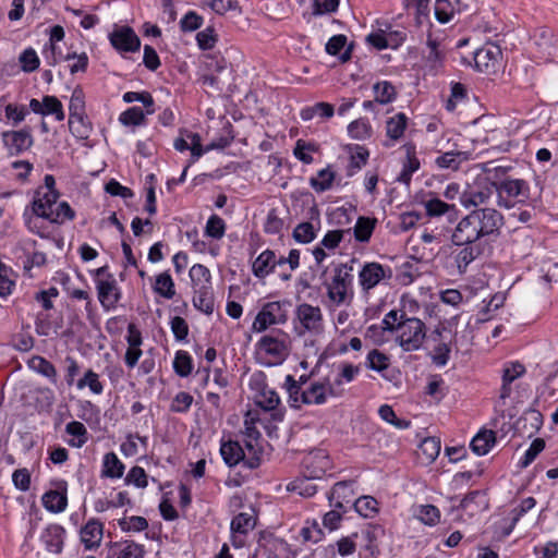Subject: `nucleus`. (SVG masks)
<instances>
[{
  "label": "nucleus",
  "mask_w": 558,
  "mask_h": 558,
  "mask_svg": "<svg viewBox=\"0 0 558 558\" xmlns=\"http://www.w3.org/2000/svg\"><path fill=\"white\" fill-rule=\"evenodd\" d=\"M44 182L46 191H37L31 210L38 216H43L51 223L62 225L65 220L74 219L75 213L66 202L57 203L59 192L54 187L56 180L53 175H45Z\"/></svg>",
  "instance_id": "1"
},
{
  "label": "nucleus",
  "mask_w": 558,
  "mask_h": 558,
  "mask_svg": "<svg viewBox=\"0 0 558 558\" xmlns=\"http://www.w3.org/2000/svg\"><path fill=\"white\" fill-rule=\"evenodd\" d=\"M353 267L340 263L333 266L323 286L330 303L335 306L350 304L353 300Z\"/></svg>",
  "instance_id": "2"
},
{
  "label": "nucleus",
  "mask_w": 558,
  "mask_h": 558,
  "mask_svg": "<svg viewBox=\"0 0 558 558\" xmlns=\"http://www.w3.org/2000/svg\"><path fill=\"white\" fill-rule=\"evenodd\" d=\"M483 246H488L501 232L504 216L495 208H475L468 214Z\"/></svg>",
  "instance_id": "3"
},
{
  "label": "nucleus",
  "mask_w": 558,
  "mask_h": 558,
  "mask_svg": "<svg viewBox=\"0 0 558 558\" xmlns=\"http://www.w3.org/2000/svg\"><path fill=\"white\" fill-rule=\"evenodd\" d=\"M395 341L404 352L417 351L426 338V325L416 317L401 320V326L395 332Z\"/></svg>",
  "instance_id": "4"
},
{
  "label": "nucleus",
  "mask_w": 558,
  "mask_h": 558,
  "mask_svg": "<svg viewBox=\"0 0 558 558\" xmlns=\"http://www.w3.org/2000/svg\"><path fill=\"white\" fill-rule=\"evenodd\" d=\"M496 195L498 206L509 209L530 198V187L521 179L496 180Z\"/></svg>",
  "instance_id": "5"
},
{
  "label": "nucleus",
  "mask_w": 558,
  "mask_h": 558,
  "mask_svg": "<svg viewBox=\"0 0 558 558\" xmlns=\"http://www.w3.org/2000/svg\"><path fill=\"white\" fill-rule=\"evenodd\" d=\"M499 171L504 173V170L496 168L494 177L480 178L474 185L463 191L460 195L461 205L470 208L486 204L496 194V179Z\"/></svg>",
  "instance_id": "6"
},
{
  "label": "nucleus",
  "mask_w": 558,
  "mask_h": 558,
  "mask_svg": "<svg viewBox=\"0 0 558 558\" xmlns=\"http://www.w3.org/2000/svg\"><path fill=\"white\" fill-rule=\"evenodd\" d=\"M98 300L105 311L116 308L121 299V291L112 274L108 271V266H102L94 272Z\"/></svg>",
  "instance_id": "7"
},
{
  "label": "nucleus",
  "mask_w": 558,
  "mask_h": 558,
  "mask_svg": "<svg viewBox=\"0 0 558 558\" xmlns=\"http://www.w3.org/2000/svg\"><path fill=\"white\" fill-rule=\"evenodd\" d=\"M288 336L281 330L276 335H265L256 343L257 350L260 353L270 357L271 364L281 363L289 354Z\"/></svg>",
  "instance_id": "8"
},
{
  "label": "nucleus",
  "mask_w": 558,
  "mask_h": 558,
  "mask_svg": "<svg viewBox=\"0 0 558 558\" xmlns=\"http://www.w3.org/2000/svg\"><path fill=\"white\" fill-rule=\"evenodd\" d=\"M357 277L362 291L368 293L379 283L388 282L392 277V270L389 266L371 262L363 265Z\"/></svg>",
  "instance_id": "9"
},
{
  "label": "nucleus",
  "mask_w": 558,
  "mask_h": 558,
  "mask_svg": "<svg viewBox=\"0 0 558 558\" xmlns=\"http://www.w3.org/2000/svg\"><path fill=\"white\" fill-rule=\"evenodd\" d=\"M287 318V312L282 303L268 302L255 317L252 329L256 332H263L271 325L286 323Z\"/></svg>",
  "instance_id": "10"
},
{
  "label": "nucleus",
  "mask_w": 558,
  "mask_h": 558,
  "mask_svg": "<svg viewBox=\"0 0 558 558\" xmlns=\"http://www.w3.org/2000/svg\"><path fill=\"white\" fill-rule=\"evenodd\" d=\"M109 40L112 47L120 53L136 52L141 48V40L130 26L116 27L109 34Z\"/></svg>",
  "instance_id": "11"
},
{
  "label": "nucleus",
  "mask_w": 558,
  "mask_h": 558,
  "mask_svg": "<svg viewBox=\"0 0 558 558\" xmlns=\"http://www.w3.org/2000/svg\"><path fill=\"white\" fill-rule=\"evenodd\" d=\"M2 141L10 155H20L29 149L34 143L28 128L19 131H5Z\"/></svg>",
  "instance_id": "12"
},
{
  "label": "nucleus",
  "mask_w": 558,
  "mask_h": 558,
  "mask_svg": "<svg viewBox=\"0 0 558 558\" xmlns=\"http://www.w3.org/2000/svg\"><path fill=\"white\" fill-rule=\"evenodd\" d=\"M296 317L302 327L312 333H319L323 331V314L318 306H313L307 303L300 304L296 307Z\"/></svg>",
  "instance_id": "13"
},
{
  "label": "nucleus",
  "mask_w": 558,
  "mask_h": 558,
  "mask_svg": "<svg viewBox=\"0 0 558 558\" xmlns=\"http://www.w3.org/2000/svg\"><path fill=\"white\" fill-rule=\"evenodd\" d=\"M343 389H337L328 380L327 383L315 381L305 388V404H323L327 401V396L337 397Z\"/></svg>",
  "instance_id": "14"
},
{
  "label": "nucleus",
  "mask_w": 558,
  "mask_h": 558,
  "mask_svg": "<svg viewBox=\"0 0 558 558\" xmlns=\"http://www.w3.org/2000/svg\"><path fill=\"white\" fill-rule=\"evenodd\" d=\"M104 536V525L97 519H89L80 530V541L86 550L100 546Z\"/></svg>",
  "instance_id": "15"
},
{
  "label": "nucleus",
  "mask_w": 558,
  "mask_h": 558,
  "mask_svg": "<svg viewBox=\"0 0 558 558\" xmlns=\"http://www.w3.org/2000/svg\"><path fill=\"white\" fill-rule=\"evenodd\" d=\"M353 484L354 483L352 481L336 483L328 495L330 506L341 509L344 512L348 505H353L355 501Z\"/></svg>",
  "instance_id": "16"
},
{
  "label": "nucleus",
  "mask_w": 558,
  "mask_h": 558,
  "mask_svg": "<svg viewBox=\"0 0 558 558\" xmlns=\"http://www.w3.org/2000/svg\"><path fill=\"white\" fill-rule=\"evenodd\" d=\"M144 547L133 541L110 543L106 558H143Z\"/></svg>",
  "instance_id": "17"
},
{
  "label": "nucleus",
  "mask_w": 558,
  "mask_h": 558,
  "mask_svg": "<svg viewBox=\"0 0 558 558\" xmlns=\"http://www.w3.org/2000/svg\"><path fill=\"white\" fill-rule=\"evenodd\" d=\"M470 221L471 219L465 215L456 225L451 234V242L453 244H482L475 228Z\"/></svg>",
  "instance_id": "18"
},
{
  "label": "nucleus",
  "mask_w": 558,
  "mask_h": 558,
  "mask_svg": "<svg viewBox=\"0 0 558 558\" xmlns=\"http://www.w3.org/2000/svg\"><path fill=\"white\" fill-rule=\"evenodd\" d=\"M461 246L460 250L454 254V262L460 274H464L468 266L474 262L477 257L484 254L486 246L483 244H456Z\"/></svg>",
  "instance_id": "19"
},
{
  "label": "nucleus",
  "mask_w": 558,
  "mask_h": 558,
  "mask_svg": "<svg viewBox=\"0 0 558 558\" xmlns=\"http://www.w3.org/2000/svg\"><path fill=\"white\" fill-rule=\"evenodd\" d=\"M405 159L402 162V170L397 178L400 183L409 184L412 174L420 169V160L416 157L415 146L411 143L403 145Z\"/></svg>",
  "instance_id": "20"
},
{
  "label": "nucleus",
  "mask_w": 558,
  "mask_h": 558,
  "mask_svg": "<svg viewBox=\"0 0 558 558\" xmlns=\"http://www.w3.org/2000/svg\"><path fill=\"white\" fill-rule=\"evenodd\" d=\"M500 57V50L496 46H486L474 53V63L478 71L489 72L495 68Z\"/></svg>",
  "instance_id": "21"
},
{
  "label": "nucleus",
  "mask_w": 558,
  "mask_h": 558,
  "mask_svg": "<svg viewBox=\"0 0 558 558\" xmlns=\"http://www.w3.org/2000/svg\"><path fill=\"white\" fill-rule=\"evenodd\" d=\"M65 530L59 524H50L43 532L41 539L50 553L58 554L63 548Z\"/></svg>",
  "instance_id": "22"
},
{
  "label": "nucleus",
  "mask_w": 558,
  "mask_h": 558,
  "mask_svg": "<svg viewBox=\"0 0 558 558\" xmlns=\"http://www.w3.org/2000/svg\"><path fill=\"white\" fill-rule=\"evenodd\" d=\"M408 118L404 113L399 112L389 118L386 122V135L388 140L384 143L386 147H390L396 141L400 140L407 129Z\"/></svg>",
  "instance_id": "23"
},
{
  "label": "nucleus",
  "mask_w": 558,
  "mask_h": 558,
  "mask_svg": "<svg viewBox=\"0 0 558 558\" xmlns=\"http://www.w3.org/2000/svg\"><path fill=\"white\" fill-rule=\"evenodd\" d=\"M62 485V490H48L41 497L44 507L52 513L62 512L68 506L65 482Z\"/></svg>",
  "instance_id": "24"
},
{
  "label": "nucleus",
  "mask_w": 558,
  "mask_h": 558,
  "mask_svg": "<svg viewBox=\"0 0 558 558\" xmlns=\"http://www.w3.org/2000/svg\"><path fill=\"white\" fill-rule=\"evenodd\" d=\"M256 403L266 411H272L271 416L275 421L283 420V411L278 409L280 404V398L276 391L264 389L259 395Z\"/></svg>",
  "instance_id": "25"
},
{
  "label": "nucleus",
  "mask_w": 558,
  "mask_h": 558,
  "mask_svg": "<svg viewBox=\"0 0 558 558\" xmlns=\"http://www.w3.org/2000/svg\"><path fill=\"white\" fill-rule=\"evenodd\" d=\"M329 464L330 462L325 456H310L303 462L304 475L313 480H320L329 468Z\"/></svg>",
  "instance_id": "26"
},
{
  "label": "nucleus",
  "mask_w": 558,
  "mask_h": 558,
  "mask_svg": "<svg viewBox=\"0 0 558 558\" xmlns=\"http://www.w3.org/2000/svg\"><path fill=\"white\" fill-rule=\"evenodd\" d=\"M193 305L201 312L210 315L214 312L215 299L209 286L194 288Z\"/></svg>",
  "instance_id": "27"
},
{
  "label": "nucleus",
  "mask_w": 558,
  "mask_h": 558,
  "mask_svg": "<svg viewBox=\"0 0 558 558\" xmlns=\"http://www.w3.org/2000/svg\"><path fill=\"white\" fill-rule=\"evenodd\" d=\"M276 269V254L274 251L266 250L262 252L254 260L252 270L258 278H265Z\"/></svg>",
  "instance_id": "28"
},
{
  "label": "nucleus",
  "mask_w": 558,
  "mask_h": 558,
  "mask_svg": "<svg viewBox=\"0 0 558 558\" xmlns=\"http://www.w3.org/2000/svg\"><path fill=\"white\" fill-rule=\"evenodd\" d=\"M471 154L462 150H450L441 154L435 163L441 169L458 170L462 162L470 159Z\"/></svg>",
  "instance_id": "29"
},
{
  "label": "nucleus",
  "mask_w": 558,
  "mask_h": 558,
  "mask_svg": "<svg viewBox=\"0 0 558 558\" xmlns=\"http://www.w3.org/2000/svg\"><path fill=\"white\" fill-rule=\"evenodd\" d=\"M220 453L225 463L232 468L244 460L245 453L238 441L229 440L221 444Z\"/></svg>",
  "instance_id": "30"
},
{
  "label": "nucleus",
  "mask_w": 558,
  "mask_h": 558,
  "mask_svg": "<svg viewBox=\"0 0 558 558\" xmlns=\"http://www.w3.org/2000/svg\"><path fill=\"white\" fill-rule=\"evenodd\" d=\"M284 387L288 392L290 407L299 409L302 404H305V388H303L292 375L286 377Z\"/></svg>",
  "instance_id": "31"
},
{
  "label": "nucleus",
  "mask_w": 558,
  "mask_h": 558,
  "mask_svg": "<svg viewBox=\"0 0 558 558\" xmlns=\"http://www.w3.org/2000/svg\"><path fill=\"white\" fill-rule=\"evenodd\" d=\"M496 442V436L493 430H481L473 437L470 447L477 456L486 454Z\"/></svg>",
  "instance_id": "32"
},
{
  "label": "nucleus",
  "mask_w": 558,
  "mask_h": 558,
  "mask_svg": "<svg viewBox=\"0 0 558 558\" xmlns=\"http://www.w3.org/2000/svg\"><path fill=\"white\" fill-rule=\"evenodd\" d=\"M124 472V464L119 460L114 452H108L104 456L101 476L109 478H120Z\"/></svg>",
  "instance_id": "33"
},
{
  "label": "nucleus",
  "mask_w": 558,
  "mask_h": 558,
  "mask_svg": "<svg viewBox=\"0 0 558 558\" xmlns=\"http://www.w3.org/2000/svg\"><path fill=\"white\" fill-rule=\"evenodd\" d=\"M66 434L73 436L68 441L71 447L82 448L88 440V432L85 425L78 421H72L65 426Z\"/></svg>",
  "instance_id": "34"
},
{
  "label": "nucleus",
  "mask_w": 558,
  "mask_h": 558,
  "mask_svg": "<svg viewBox=\"0 0 558 558\" xmlns=\"http://www.w3.org/2000/svg\"><path fill=\"white\" fill-rule=\"evenodd\" d=\"M347 45V37L344 35H335L326 44V51L331 56H338L341 62H347L351 58V48L348 47L343 52Z\"/></svg>",
  "instance_id": "35"
},
{
  "label": "nucleus",
  "mask_w": 558,
  "mask_h": 558,
  "mask_svg": "<svg viewBox=\"0 0 558 558\" xmlns=\"http://www.w3.org/2000/svg\"><path fill=\"white\" fill-rule=\"evenodd\" d=\"M29 366L38 374L45 376L53 385L58 384V373L54 365L43 356H34Z\"/></svg>",
  "instance_id": "36"
},
{
  "label": "nucleus",
  "mask_w": 558,
  "mask_h": 558,
  "mask_svg": "<svg viewBox=\"0 0 558 558\" xmlns=\"http://www.w3.org/2000/svg\"><path fill=\"white\" fill-rule=\"evenodd\" d=\"M70 132L78 140H87L92 132V125L86 116L69 117Z\"/></svg>",
  "instance_id": "37"
},
{
  "label": "nucleus",
  "mask_w": 558,
  "mask_h": 558,
  "mask_svg": "<svg viewBox=\"0 0 558 558\" xmlns=\"http://www.w3.org/2000/svg\"><path fill=\"white\" fill-rule=\"evenodd\" d=\"M335 113L333 106L328 102H317L314 106L305 107L301 110V118L304 121L312 120L315 116L322 118H331Z\"/></svg>",
  "instance_id": "38"
},
{
  "label": "nucleus",
  "mask_w": 558,
  "mask_h": 558,
  "mask_svg": "<svg viewBox=\"0 0 558 558\" xmlns=\"http://www.w3.org/2000/svg\"><path fill=\"white\" fill-rule=\"evenodd\" d=\"M375 225L376 219L359 217L353 229L355 240L363 243L368 242L375 229Z\"/></svg>",
  "instance_id": "39"
},
{
  "label": "nucleus",
  "mask_w": 558,
  "mask_h": 558,
  "mask_svg": "<svg viewBox=\"0 0 558 558\" xmlns=\"http://www.w3.org/2000/svg\"><path fill=\"white\" fill-rule=\"evenodd\" d=\"M530 424L527 429L529 436L535 434L543 424V416L539 411L531 409L524 412V414L518 420V428H526V424Z\"/></svg>",
  "instance_id": "40"
},
{
  "label": "nucleus",
  "mask_w": 558,
  "mask_h": 558,
  "mask_svg": "<svg viewBox=\"0 0 558 558\" xmlns=\"http://www.w3.org/2000/svg\"><path fill=\"white\" fill-rule=\"evenodd\" d=\"M287 489L303 497H312L316 494L317 486L313 483V478L304 475L288 484Z\"/></svg>",
  "instance_id": "41"
},
{
  "label": "nucleus",
  "mask_w": 558,
  "mask_h": 558,
  "mask_svg": "<svg viewBox=\"0 0 558 558\" xmlns=\"http://www.w3.org/2000/svg\"><path fill=\"white\" fill-rule=\"evenodd\" d=\"M349 135L357 141H364L372 135V125L367 119L360 118L348 125Z\"/></svg>",
  "instance_id": "42"
},
{
  "label": "nucleus",
  "mask_w": 558,
  "mask_h": 558,
  "mask_svg": "<svg viewBox=\"0 0 558 558\" xmlns=\"http://www.w3.org/2000/svg\"><path fill=\"white\" fill-rule=\"evenodd\" d=\"M154 291L168 300L174 296V282L168 272H162L156 277Z\"/></svg>",
  "instance_id": "43"
},
{
  "label": "nucleus",
  "mask_w": 558,
  "mask_h": 558,
  "mask_svg": "<svg viewBox=\"0 0 558 558\" xmlns=\"http://www.w3.org/2000/svg\"><path fill=\"white\" fill-rule=\"evenodd\" d=\"M24 219H25V225L31 232H33L44 239H48L50 236L49 231L47 230V228L44 226V223L41 221V219H45L43 216H38L33 210L31 214H28V210L26 209L24 213Z\"/></svg>",
  "instance_id": "44"
},
{
  "label": "nucleus",
  "mask_w": 558,
  "mask_h": 558,
  "mask_svg": "<svg viewBox=\"0 0 558 558\" xmlns=\"http://www.w3.org/2000/svg\"><path fill=\"white\" fill-rule=\"evenodd\" d=\"M354 509L364 518H373L378 511V502L371 496H362L353 502Z\"/></svg>",
  "instance_id": "45"
},
{
  "label": "nucleus",
  "mask_w": 558,
  "mask_h": 558,
  "mask_svg": "<svg viewBox=\"0 0 558 558\" xmlns=\"http://www.w3.org/2000/svg\"><path fill=\"white\" fill-rule=\"evenodd\" d=\"M190 278L192 280L193 288H201L203 286L211 287L210 271L206 266L202 264H195L190 269Z\"/></svg>",
  "instance_id": "46"
},
{
  "label": "nucleus",
  "mask_w": 558,
  "mask_h": 558,
  "mask_svg": "<svg viewBox=\"0 0 558 558\" xmlns=\"http://www.w3.org/2000/svg\"><path fill=\"white\" fill-rule=\"evenodd\" d=\"M43 56L48 65L54 66L61 61H68L75 57V52L63 54L58 45H46Z\"/></svg>",
  "instance_id": "47"
},
{
  "label": "nucleus",
  "mask_w": 558,
  "mask_h": 558,
  "mask_svg": "<svg viewBox=\"0 0 558 558\" xmlns=\"http://www.w3.org/2000/svg\"><path fill=\"white\" fill-rule=\"evenodd\" d=\"M21 69L25 73H32L39 68L40 60L37 52L32 47L24 49L19 56Z\"/></svg>",
  "instance_id": "48"
},
{
  "label": "nucleus",
  "mask_w": 558,
  "mask_h": 558,
  "mask_svg": "<svg viewBox=\"0 0 558 558\" xmlns=\"http://www.w3.org/2000/svg\"><path fill=\"white\" fill-rule=\"evenodd\" d=\"M373 89L375 93V100L383 105L391 102L396 97V88L388 81L376 83Z\"/></svg>",
  "instance_id": "49"
},
{
  "label": "nucleus",
  "mask_w": 558,
  "mask_h": 558,
  "mask_svg": "<svg viewBox=\"0 0 558 558\" xmlns=\"http://www.w3.org/2000/svg\"><path fill=\"white\" fill-rule=\"evenodd\" d=\"M254 526V519L250 514L241 512L232 519L230 527L232 534L246 535Z\"/></svg>",
  "instance_id": "50"
},
{
  "label": "nucleus",
  "mask_w": 558,
  "mask_h": 558,
  "mask_svg": "<svg viewBox=\"0 0 558 558\" xmlns=\"http://www.w3.org/2000/svg\"><path fill=\"white\" fill-rule=\"evenodd\" d=\"M174 372L181 377H187L193 368L192 357L186 351H178L173 361Z\"/></svg>",
  "instance_id": "51"
},
{
  "label": "nucleus",
  "mask_w": 558,
  "mask_h": 558,
  "mask_svg": "<svg viewBox=\"0 0 558 558\" xmlns=\"http://www.w3.org/2000/svg\"><path fill=\"white\" fill-rule=\"evenodd\" d=\"M368 158L367 149L357 146L356 150L351 154L350 162L347 169V175L352 177L366 165Z\"/></svg>",
  "instance_id": "52"
},
{
  "label": "nucleus",
  "mask_w": 558,
  "mask_h": 558,
  "mask_svg": "<svg viewBox=\"0 0 558 558\" xmlns=\"http://www.w3.org/2000/svg\"><path fill=\"white\" fill-rule=\"evenodd\" d=\"M335 173L329 169L318 171L317 177L311 178L310 184L316 192H325L331 187Z\"/></svg>",
  "instance_id": "53"
},
{
  "label": "nucleus",
  "mask_w": 558,
  "mask_h": 558,
  "mask_svg": "<svg viewBox=\"0 0 558 558\" xmlns=\"http://www.w3.org/2000/svg\"><path fill=\"white\" fill-rule=\"evenodd\" d=\"M52 114L57 121H63L65 118L63 106L56 96L44 97L43 116Z\"/></svg>",
  "instance_id": "54"
},
{
  "label": "nucleus",
  "mask_w": 558,
  "mask_h": 558,
  "mask_svg": "<svg viewBox=\"0 0 558 558\" xmlns=\"http://www.w3.org/2000/svg\"><path fill=\"white\" fill-rule=\"evenodd\" d=\"M403 319H409V316L407 315V313L404 311H397V310H391L390 312H388L381 324H383V329L385 331H389V332H396L399 328V326H401V320Z\"/></svg>",
  "instance_id": "55"
},
{
  "label": "nucleus",
  "mask_w": 558,
  "mask_h": 558,
  "mask_svg": "<svg viewBox=\"0 0 558 558\" xmlns=\"http://www.w3.org/2000/svg\"><path fill=\"white\" fill-rule=\"evenodd\" d=\"M454 16V4L449 0H436L435 17L439 23H448Z\"/></svg>",
  "instance_id": "56"
},
{
  "label": "nucleus",
  "mask_w": 558,
  "mask_h": 558,
  "mask_svg": "<svg viewBox=\"0 0 558 558\" xmlns=\"http://www.w3.org/2000/svg\"><path fill=\"white\" fill-rule=\"evenodd\" d=\"M76 387L78 389L88 387L90 391L96 395H100L104 390V386L99 380L98 374H96L93 369H88L84 374V377L77 381Z\"/></svg>",
  "instance_id": "57"
},
{
  "label": "nucleus",
  "mask_w": 558,
  "mask_h": 558,
  "mask_svg": "<svg viewBox=\"0 0 558 558\" xmlns=\"http://www.w3.org/2000/svg\"><path fill=\"white\" fill-rule=\"evenodd\" d=\"M316 230L312 222H301L293 230V238L300 243H310L316 238Z\"/></svg>",
  "instance_id": "58"
},
{
  "label": "nucleus",
  "mask_w": 558,
  "mask_h": 558,
  "mask_svg": "<svg viewBox=\"0 0 558 558\" xmlns=\"http://www.w3.org/2000/svg\"><path fill=\"white\" fill-rule=\"evenodd\" d=\"M426 214L429 217H439L446 213L453 210L454 205H449L439 198H430L424 202Z\"/></svg>",
  "instance_id": "59"
},
{
  "label": "nucleus",
  "mask_w": 558,
  "mask_h": 558,
  "mask_svg": "<svg viewBox=\"0 0 558 558\" xmlns=\"http://www.w3.org/2000/svg\"><path fill=\"white\" fill-rule=\"evenodd\" d=\"M226 223L222 218L217 215L209 217L206 223L205 233L213 239H221L225 235Z\"/></svg>",
  "instance_id": "60"
},
{
  "label": "nucleus",
  "mask_w": 558,
  "mask_h": 558,
  "mask_svg": "<svg viewBox=\"0 0 558 558\" xmlns=\"http://www.w3.org/2000/svg\"><path fill=\"white\" fill-rule=\"evenodd\" d=\"M119 526L125 532H141L147 529L148 522L144 517L133 515L119 520Z\"/></svg>",
  "instance_id": "61"
},
{
  "label": "nucleus",
  "mask_w": 558,
  "mask_h": 558,
  "mask_svg": "<svg viewBox=\"0 0 558 558\" xmlns=\"http://www.w3.org/2000/svg\"><path fill=\"white\" fill-rule=\"evenodd\" d=\"M545 440L542 438H536L532 441L529 449L524 452L523 458L520 460V468L529 466L535 458L544 450Z\"/></svg>",
  "instance_id": "62"
},
{
  "label": "nucleus",
  "mask_w": 558,
  "mask_h": 558,
  "mask_svg": "<svg viewBox=\"0 0 558 558\" xmlns=\"http://www.w3.org/2000/svg\"><path fill=\"white\" fill-rule=\"evenodd\" d=\"M145 116L140 107H131L119 117L123 125H140L144 122Z\"/></svg>",
  "instance_id": "63"
},
{
  "label": "nucleus",
  "mask_w": 558,
  "mask_h": 558,
  "mask_svg": "<svg viewBox=\"0 0 558 558\" xmlns=\"http://www.w3.org/2000/svg\"><path fill=\"white\" fill-rule=\"evenodd\" d=\"M196 41L202 50H210L217 43V35L214 27L208 26L196 35Z\"/></svg>",
  "instance_id": "64"
}]
</instances>
